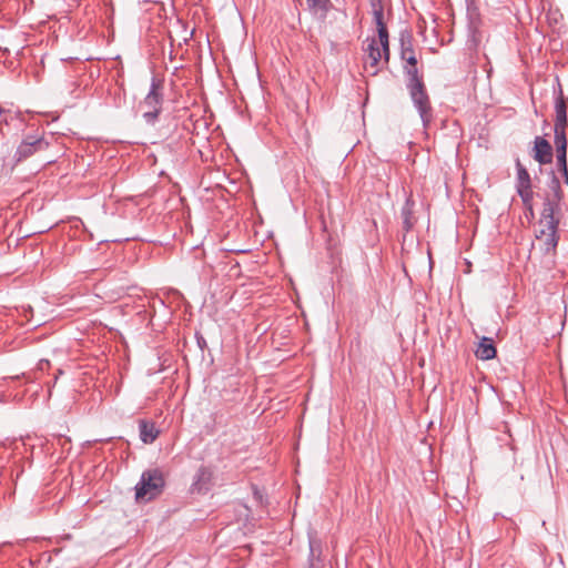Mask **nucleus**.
<instances>
[{"label": "nucleus", "instance_id": "2", "mask_svg": "<svg viewBox=\"0 0 568 568\" xmlns=\"http://www.w3.org/2000/svg\"><path fill=\"white\" fill-rule=\"evenodd\" d=\"M165 487L163 473L158 469H146L142 473L140 481L135 486V500L148 503L159 497Z\"/></svg>", "mask_w": 568, "mask_h": 568}, {"label": "nucleus", "instance_id": "18", "mask_svg": "<svg viewBox=\"0 0 568 568\" xmlns=\"http://www.w3.org/2000/svg\"><path fill=\"white\" fill-rule=\"evenodd\" d=\"M404 72L407 75V85L424 84L423 75L418 73L417 64L404 65Z\"/></svg>", "mask_w": 568, "mask_h": 568}, {"label": "nucleus", "instance_id": "5", "mask_svg": "<svg viewBox=\"0 0 568 568\" xmlns=\"http://www.w3.org/2000/svg\"><path fill=\"white\" fill-rule=\"evenodd\" d=\"M49 145L50 143L44 139V136L28 134L17 148L14 159L17 162L24 161L37 152L47 150Z\"/></svg>", "mask_w": 568, "mask_h": 568}, {"label": "nucleus", "instance_id": "10", "mask_svg": "<svg viewBox=\"0 0 568 568\" xmlns=\"http://www.w3.org/2000/svg\"><path fill=\"white\" fill-rule=\"evenodd\" d=\"M367 45V58H368V65L369 68L374 69L373 74H377L379 70V64L384 63V53L382 47L378 45V42L375 38H372L368 40Z\"/></svg>", "mask_w": 568, "mask_h": 568}, {"label": "nucleus", "instance_id": "6", "mask_svg": "<svg viewBox=\"0 0 568 568\" xmlns=\"http://www.w3.org/2000/svg\"><path fill=\"white\" fill-rule=\"evenodd\" d=\"M539 230L536 235L537 240L542 242L545 253L555 252L558 245V222H538Z\"/></svg>", "mask_w": 568, "mask_h": 568}, {"label": "nucleus", "instance_id": "26", "mask_svg": "<svg viewBox=\"0 0 568 568\" xmlns=\"http://www.w3.org/2000/svg\"><path fill=\"white\" fill-rule=\"evenodd\" d=\"M528 213H530L531 216H534V207H532V203L530 205H525Z\"/></svg>", "mask_w": 568, "mask_h": 568}, {"label": "nucleus", "instance_id": "9", "mask_svg": "<svg viewBox=\"0 0 568 568\" xmlns=\"http://www.w3.org/2000/svg\"><path fill=\"white\" fill-rule=\"evenodd\" d=\"M534 159L540 164H548L552 161L551 144L541 136H536L534 141Z\"/></svg>", "mask_w": 568, "mask_h": 568}, {"label": "nucleus", "instance_id": "24", "mask_svg": "<svg viewBox=\"0 0 568 568\" xmlns=\"http://www.w3.org/2000/svg\"><path fill=\"white\" fill-rule=\"evenodd\" d=\"M50 367V362L48 359H41L39 363H38V369L39 371H45Z\"/></svg>", "mask_w": 568, "mask_h": 568}, {"label": "nucleus", "instance_id": "27", "mask_svg": "<svg viewBox=\"0 0 568 568\" xmlns=\"http://www.w3.org/2000/svg\"><path fill=\"white\" fill-rule=\"evenodd\" d=\"M197 343H199L200 347L202 348L203 345H205V339L203 337H201L197 339Z\"/></svg>", "mask_w": 568, "mask_h": 568}, {"label": "nucleus", "instance_id": "17", "mask_svg": "<svg viewBox=\"0 0 568 568\" xmlns=\"http://www.w3.org/2000/svg\"><path fill=\"white\" fill-rule=\"evenodd\" d=\"M306 3H307L310 11L314 16L325 18L328 12V9H329L331 1L329 0H306Z\"/></svg>", "mask_w": 568, "mask_h": 568}, {"label": "nucleus", "instance_id": "14", "mask_svg": "<svg viewBox=\"0 0 568 568\" xmlns=\"http://www.w3.org/2000/svg\"><path fill=\"white\" fill-rule=\"evenodd\" d=\"M308 545H310V556H308L310 568H320L322 542L315 536L310 535Z\"/></svg>", "mask_w": 568, "mask_h": 568}, {"label": "nucleus", "instance_id": "4", "mask_svg": "<svg viewBox=\"0 0 568 568\" xmlns=\"http://www.w3.org/2000/svg\"><path fill=\"white\" fill-rule=\"evenodd\" d=\"M407 90L412 102L420 116L424 129H428L433 121L434 113L425 83L407 85Z\"/></svg>", "mask_w": 568, "mask_h": 568}, {"label": "nucleus", "instance_id": "13", "mask_svg": "<svg viewBox=\"0 0 568 568\" xmlns=\"http://www.w3.org/2000/svg\"><path fill=\"white\" fill-rule=\"evenodd\" d=\"M496 347L494 341L490 337H483L475 351V355L478 359L489 361L496 356Z\"/></svg>", "mask_w": 568, "mask_h": 568}, {"label": "nucleus", "instance_id": "7", "mask_svg": "<svg viewBox=\"0 0 568 568\" xmlns=\"http://www.w3.org/2000/svg\"><path fill=\"white\" fill-rule=\"evenodd\" d=\"M374 22L377 27V33H378V45L382 47L383 53H384V63L385 65L388 64L389 61V36L387 27L384 22V8L383 9H374L372 10Z\"/></svg>", "mask_w": 568, "mask_h": 568}, {"label": "nucleus", "instance_id": "25", "mask_svg": "<svg viewBox=\"0 0 568 568\" xmlns=\"http://www.w3.org/2000/svg\"><path fill=\"white\" fill-rule=\"evenodd\" d=\"M369 3H371V7H372V10L374 9H383V3H382V0H369Z\"/></svg>", "mask_w": 568, "mask_h": 568}, {"label": "nucleus", "instance_id": "3", "mask_svg": "<svg viewBox=\"0 0 568 568\" xmlns=\"http://www.w3.org/2000/svg\"><path fill=\"white\" fill-rule=\"evenodd\" d=\"M163 84L155 77L152 78L150 91L142 102L146 110L143 112V119L148 124H154L162 111L163 104Z\"/></svg>", "mask_w": 568, "mask_h": 568}, {"label": "nucleus", "instance_id": "8", "mask_svg": "<svg viewBox=\"0 0 568 568\" xmlns=\"http://www.w3.org/2000/svg\"><path fill=\"white\" fill-rule=\"evenodd\" d=\"M212 483H213V470L211 469V467H207V466H200L199 469L196 470L194 477H193V481H192V485H191V493L192 494H206L211 487H212Z\"/></svg>", "mask_w": 568, "mask_h": 568}, {"label": "nucleus", "instance_id": "11", "mask_svg": "<svg viewBox=\"0 0 568 568\" xmlns=\"http://www.w3.org/2000/svg\"><path fill=\"white\" fill-rule=\"evenodd\" d=\"M400 58L408 64H417L415 50L413 48V36L405 31L400 33Z\"/></svg>", "mask_w": 568, "mask_h": 568}, {"label": "nucleus", "instance_id": "19", "mask_svg": "<svg viewBox=\"0 0 568 568\" xmlns=\"http://www.w3.org/2000/svg\"><path fill=\"white\" fill-rule=\"evenodd\" d=\"M568 125H554V132H555V139L554 143L557 150H567V138H566V130Z\"/></svg>", "mask_w": 568, "mask_h": 568}, {"label": "nucleus", "instance_id": "16", "mask_svg": "<svg viewBox=\"0 0 568 568\" xmlns=\"http://www.w3.org/2000/svg\"><path fill=\"white\" fill-rule=\"evenodd\" d=\"M516 189H529L531 185L530 174L527 169L523 165L519 159L516 160Z\"/></svg>", "mask_w": 568, "mask_h": 568}, {"label": "nucleus", "instance_id": "21", "mask_svg": "<svg viewBox=\"0 0 568 568\" xmlns=\"http://www.w3.org/2000/svg\"><path fill=\"white\" fill-rule=\"evenodd\" d=\"M556 158H557V165L559 168V171L565 176L566 181L568 182V169H567V150H557L556 151Z\"/></svg>", "mask_w": 568, "mask_h": 568}, {"label": "nucleus", "instance_id": "12", "mask_svg": "<svg viewBox=\"0 0 568 568\" xmlns=\"http://www.w3.org/2000/svg\"><path fill=\"white\" fill-rule=\"evenodd\" d=\"M140 439L144 444H152L159 436L160 430L152 420L141 419L139 422Z\"/></svg>", "mask_w": 568, "mask_h": 568}, {"label": "nucleus", "instance_id": "1", "mask_svg": "<svg viewBox=\"0 0 568 568\" xmlns=\"http://www.w3.org/2000/svg\"><path fill=\"white\" fill-rule=\"evenodd\" d=\"M536 196L542 201L538 222L560 223L562 190L559 179L554 173H551L547 182V187L537 192Z\"/></svg>", "mask_w": 568, "mask_h": 568}, {"label": "nucleus", "instance_id": "23", "mask_svg": "<svg viewBox=\"0 0 568 568\" xmlns=\"http://www.w3.org/2000/svg\"><path fill=\"white\" fill-rule=\"evenodd\" d=\"M554 94H555V99L556 98H565L562 87L559 82L557 83V87L554 89Z\"/></svg>", "mask_w": 568, "mask_h": 568}, {"label": "nucleus", "instance_id": "20", "mask_svg": "<svg viewBox=\"0 0 568 568\" xmlns=\"http://www.w3.org/2000/svg\"><path fill=\"white\" fill-rule=\"evenodd\" d=\"M402 217H403V225L405 231H409L413 227V212H412V205L409 201L405 203V205L402 209Z\"/></svg>", "mask_w": 568, "mask_h": 568}, {"label": "nucleus", "instance_id": "15", "mask_svg": "<svg viewBox=\"0 0 568 568\" xmlns=\"http://www.w3.org/2000/svg\"><path fill=\"white\" fill-rule=\"evenodd\" d=\"M566 98L555 99V125H568Z\"/></svg>", "mask_w": 568, "mask_h": 568}, {"label": "nucleus", "instance_id": "22", "mask_svg": "<svg viewBox=\"0 0 568 568\" xmlns=\"http://www.w3.org/2000/svg\"><path fill=\"white\" fill-rule=\"evenodd\" d=\"M518 195L520 196L524 205H530L532 203L534 199V192L532 186H529V189H516Z\"/></svg>", "mask_w": 568, "mask_h": 568}]
</instances>
